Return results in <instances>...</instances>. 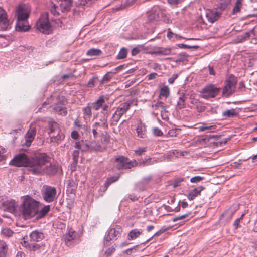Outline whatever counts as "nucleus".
<instances>
[{
	"label": "nucleus",
	"instance_id": "nucleus-1",
	"mask_svg": "<svg viewBox=\"0 0 257 257\" xmlns=\"http://www.w3.org/2000/svg\"><path fill=\"white\" fill-rule=\"evenodd\" d=\"M47 157L43 155H39L35 157H29L24 153L15 155L10 161L9 165L15 167H28L29 171L33 175H37L40 173L41 165L47 161Z\"/></svg>",
	"mask_w": 257,
	"mask_h": 257
},
{
	"label": "nucleus",
	"instance_id": "nucleus-2",
	"mask_svg": "<svg viewBox=\"0 0 257 257\" xmlns=\"http://www.w3.org/2000/svg\"><path fill=\"white\" fill-rule=\"evenodd\" d=\"M22 202L19 211L25 220L30 219L37 215L40 202L29 195L22 197Z\"/></svg>",
	"mask_w": 257,
	"mask_h": 257
},
{
	"label": "nucleus",
	"instance_id": "nucleus-3",
	"mask_svg": "<svg viewBox=\"0 0 257 257\" xmlns=\"http://www.w3.org/2000/svg\"><path fill=\"white\" fill-rule=\"evenodd\" d=\"M238 78L233 74H230L224 81V86L222 89V96L226 98L230 97L236 91Z\"/></svg>",
	"mask_w": 257,
	"mask_h": 257
},
{
	"label": "nucleus",
	"instance_id": "nucleus-4",
	"mask_svg": "<svg viewBox=\"0 0 257 257\" xmlns=\"http://www.w3.org/2000/svg\"><path fill=\"white\" fill-rule=\"evenodd\" d=\"M49 136L50 142L58 145L65 138V135L59 129L58 124L55 122L49 123Z\"/></svg>",
	"mask_w": 257,
	"mask_h": 257
},
{
	"label": "nucleus",
	"instance_id": "nucleus-5",
	"mask_svg": "<svg viewBox=\"0 0 257 257\" xmlns=\"http://www.w3.org/2000/svg\"><path fill=\"white\" fill-rule=\"evenodd\" d=\"M116 168L119 170L131 169L132 167L138 166V162L133 159L130 160L129 158L124 156H116L114 159Z\"/></svg>",
	"mask_w": 257,
	"mask_h": 257
},
{
	"label": "nucleus",
	"instance_id": "nucleus-6",
	"mask_svg": "<svg viewBox=\"0 0 257 257\" xmlns=\"http://www.w3.org/2000/svg\"><path fill=\"white\" fill-rule=\"evenodd\" d=\"M122 232V229L119 225L111 226L107 231V234L104 238V245L109 246L111 241H116L120 236Z\"/></svg>",
	"mask_w": 257,
	"mask_h": 257
},
{
	"label": "nucleus",
	"instance_id": "nucleus-7",
	"mask_svg": "<svg viewBox=\"0 0 257 257\" xmlns=\"http://www.w3.org/2000/svg\"><path fill=\"white\" fill-rule=\"evenodd\" d=\"M220 88L216 87L213 84H208L204 86L200 91V96L205 99L215 97L219 93Z\"/></svg>",
	"mask_w": 257,
	"mask_h": 257
},
{
	"label": "nucleus",
	"instance_id": "nucleus-8",
	"mask_svg": "<svg viewBox=\"0 0 257 257\" xmlns=\"http://www.w3.org/2000/svg\"><path fill=\"white\" fill-rule=\"evenodd\" d=\"M41 194L45 201L51 203L54 201L56 197L57 190L54 187L44 185L41 189Z\"/></svg>",
	"mask_w": 257,
	"mask_h": 257
},
{
	"label": "nucleus",
	"instance_id": "nucleus-9",
	"mask_svg": "<svg viewBox=\"0 0 257 257\" xmlns=\"http://www.w3.org/2000/svg\"><path fill=\"white\" fill-rule=\"evenodd\" d=\"M37 29L41 32L49 34L51 32V25L48 18V14L42 15L37 21Z\"/></svg>",
	"mask_w": 257,
	"mask_h": 257
},
{
	"label": "nucleus",
	"instance_id": "nucleus-10",
	"mask_svg": "<svg viewBox=\"0 0 257 257\" xmlns=\"http://www.w3.org/2000/svg\"><path fill=\"white\" fill-rule=\"evenodd\" d=\"M41 155H45L47 157V161H45L43 164L41 165L40 173L38 175L45 174L49 176H53L56 174L59 169V165L57 163H50L49 166L44 167L46 163L50 161V157L46 154H42Z\"/></svg>",
	"mask_w": 257,
	"mask_h": 257
},
{
	"label": "nucleus",
	"instance_id": "nucleus-11",
	"mask_svg": "<svg viewBox=\"0 0 257 257\" xmlns=\"http://www.w3.org/2000/svg\"><path fill=\"white\" fill-rule=\"evenodd\" d=\"M165 16V11L159 7H154L148 15V20L150 22L160 20Z\"/></svg>",
	"mask_w": 257,
	"mask_h": 257
},
{
	"label": "nucleus",
	"instance_id": "nucleus-12",
	"mask_svg": "<svg viewBox=\"0 0 257 257\" xmlns=\"http://www.w3.org/2000/svg\"><path fill=\"white\" fill-rule=\"evenodd\" d=\"M120 176V175L118 174L116 175H114L107 178L104 184L101 186L98 191L99 195L102 196L104 193L107 190L109 185L112 183H113L118 180Z\"/></svg>",
	"mask_w": 257,
	"mask_h": 257
},
{
	"label": "nucleus",
	"instance_id": "nucleus-13",
	"mask_svg": "<svg viewBox=\"0 0 257 257\" xmlns=\"http://www.w3.org/2000/svg\"><path fill=\"white\" fill-rule=\"evenodd\" d=\"M152 179V176L151 175L143 178L140 181L136 184V190L138 191H143L145 190Z\"/></svg>",
	"mask_w": 257,
	"mask_h": 257
},
{
	"label": "nucleus",
	"instance_id": "nucleus-14",
	"mask_svg": "<svg viewBox=\"0 0 257 257\" xmlns=\"http://www.w3.org/2000/svg\"><path fill=\"white\" fill-rule=\"evenodd\" d=\"M9 25L7 14L5 10L0 7V29L6 30Z\"/></svg>",
	"mask_w": 257,
	"mask_h": 257
},
{
	"label": "nucleus",
	"instance_id": "nucleus-15",
	"mask_svg": "<svg viewBox=\"0 0 257 257\" xmlns=\"http://www.w3.org/2000/svg\"><path fill=\"white\" fill-rule=\"evenodd\" d=\"M15 16L17 17V21H26L29 17V13L23 7L19 6L16 9Z\"/></svg>",
	"mask_w": 257,
	"mask_h": 257
},
{
	"label": "nucleus",
	"instance_id": "nucleus-16",
	"mask_svg": "<svg viewBox=\"0 0 257 257\" xmlns=\"http://www.w3.org/2000/svg\"><path fill=\"white\" fill-rule=\"evenodd\" d=\"M221 13L215 10H208L206 11L205 16L208 22L213 23L220 17Z\"/></svg>",
	"mask_w": 257,
	"mask_h": 257
},
{
	"label": "nucleus",
	"instance_id": "nucleus-17",
	"mask_svg": "<svg viewBox=\"0 0 257 257\" xmlns=\"http://www.w3.org/2000/svg\"><path fill=\"white\" fill-rule=\"evenodd\" d=\"M36 134V129L35 127L30 128L26 135L25 145L29 147L33 141Z\"/></svg>",
	"mask_w": 257,
	"mask_h": 257
},
{
	"label": "nucleus",
	"instance_id": "nucleus-18",
	"mask_svg": "<svg viewBox=\"0 0 257 257\" xmlns=\"http://www.w3.org/2000/svg\"><path fill=\"white\" fill-rule=\"evenodd\" d=\"M202 186H199L193 189L190 191L187 195V197L189 200H193L196 197L200 194L202 191L204 189Z\"/></svg>",
	"mask_w": 257,
	"mask_h": 257
},
{
	"label": "nucleus",
	"instance_id": "nucleus-19",
	"mask_svg": "<svg viewBox=\"0 0 257 257\" xmlns=\"http://www.w3.org/2000/svg\"><path fill=\"white\" fill-rule=\"evenodd\" d=\"M30 240L31 241L39 242L44 238V235L42 232L38 230H35L30 234Z\"/></svg>",
	"mask_w": 257,
	"mask_h": 257
},
{
	"label": "nucleus",
	"instance_id": "nucleus-20",
	"mask_svg": "<svg viewBox=\"0 0 257 257\" xmlns=\"http://www.w3.org/2000/svg\"><path fill=\"white\" fill-rule=\"evenodd\" d=\"M187 99V92H181L179 93V97L177 103V107L181 109L186 107V100Z\"/></svg>",
	"mask_w": 257,
	"mask_h": 257
},
{
	"label": "nucleus",
	"instance_id": "nucleus-21",
	"mask_svg": "<svg viewBox=\"0 0 257 257\" xmlns=\"http://www.w3.org/2000/svg\"><path fill=\"white\" fill-rule=\"evenodd\" d=\"M136 131L137 136L138 137L141 138H144L146 137V126L144 123H143L141 120H140L138 124Z\"/></svg>",
	"mask_w": 257,
	"mask_h": 257
},
{
	"label": "nucleus",
	"instance_id": "nucleus-22",
	"mask_svg": "<svg viewBox=\"0 0 257 257\" xmlns=\"http://www.w3.org/2000/svg\"><path fill=\"white\" fill-rule=\"evenodd\" d=\"M72 0H61L59 6L62 12L69 11L72 6Z\"/></svg>",
	"mask_w": 257,
	"mask_h": 257
},
{
	"label": "nucleus",
	"instance_id": "nucleus-23",
	"mask_svg": "<svg viewBox=\"0 0 257 257\" xmlns=\"http://www.w3.org/2000/svg\"><path fill=\"white\" fill-rule=\"evenodd\" d=\"M77 234L76 231L71 230H69L68 233L66 234L64 239L65 243L68 246L71 245V241L74 239Z\"/></svg>",
	"mask_w": 257,
	"mask_h": 257
},
{
	"label": "nucleus",
	"instance_id": "nucleus-24",
	"mask_svg": "<svg viewBox=\"0 0 257 257\" xmlns=\"http://www.w3.org/2000/svg\"><path fill=\"white\" fill-rule=\"evenodd\" d=\"M53 110L59 115L66 116L67 114L66 105L55 104L53 107Z\"/></svg>",
	"mask_w": 257,
	"mask_h": 257
},
{
	"label": "nucleus",
	"instance_id": "nucleus-25",
	"mask_svg": "<svg viewBox=\"0 0 257 257\" xmlns=\"http://www.w3.org/2000/svg\"><path fill=\"white\" fill-rule=\"evenodd\" d=\"M25 21H17L15 29L19 32H25L29 29V26L25 24Z\"/></svg>",
	"mask_w": 257,
	"mask_h": 257
},
{
	"label": "nucleus",
	"instance_id": "nucleus-26",
	"mask_svg": "<svg viewBox=\"0 0 257 257\" xmlns=\"http://www.w3.org/2000/svg\"><path fill=\"white\" fill-rule=\"evenodd\" d=\"M158 162L157 160L154 158H149L148 159L138 162V166L141 167L153 165Z\"/></svg>",
	"mask_w": 257,
	"mask_h": 257
},
{
	"label": "nucleus",
	"instance_id": "nucleus-27",
	"mask_svg": "<svg viewBox=\"0 0 257 257\" xmlns=\"http://www.w3.org/2000/svg\"><path fill=\"white\" fill-rule=\"evenodd\" d=\"M8 251V244L3 240H0V257H7Z\"/></svg>",
	"mask_w": 257,
	"mask_h": 257
},
{
	"label": "nucleus",
	"instance_id": "nucleus-28",
	"mask_svg": "<svg viewBox=\"0 0 257 257\" xmlns=\"http://www.w3.org/2000/svg\"><path fill=\"white\" fill-rule=\"evenodd\" d=\"M105 103V98L103 95L100 96L97 100L94 103H91L93 108L95 110H98L103 106V104Z\"/></svg>",
	"mask_w": 257,
	"mask_h": 257
},
{
	"label": "nucleus",
	"instance_id": "nucleus-29",
	"mask_svg": "<svg viewBox=\"0 0 257 257\" xmlns=\"http://www.w3.org/2000/svg\"><path fill=\"white\" fill-rule=\"evenodd\" d=\"M4 205L6 206L7 209L10 211H14L16 210L17 203L15 200H8L4 202Z\"/></svg>",
	"mask_w": 257,
	"mask_h": 257
},
{
	"label": "nucleus",
	"instance_id": "nucleus-30",
	"mask_svg": "<svg viewBox=\"0 0 257 257\" xmlns=\"http://www.w3.org/2000/svg\"><path fill=\"white\" fill-rule=\"evenodd\" d=\"M142 233V230L141 229H134L128 233L127 239L129 240L135 239Z\"/></svg>",
	"mask_w": 257,
	"mask_h": 257
},
{
	"label": "nucleus",
	"instance_id": "nucleus-31",
	"mask_svg": "<svg viewBox=\"0 0 257 257\" xmlns=\"http://www.w3.org/2000/svg\"><path fill=\"white\" fill-rule=\"evenodd\" d=\"M50 207L49 205H46L40 210H39L38 213H37L36 215V218L38 219L45 217L50 211Z\"/></svg>",
	"mask_w": 257,
	"mask_h": 257
},
{
	"label": "nucleus",
	"instance_id": "nucleus-32",
	"mask_svg": "<svg viewBox=\"0 0 257 257\" xmlns=\"http://www.w3.org/2000/svg\"><path fill=\"white\" fill-rule=\"evenodd\" d=\"M77 187V184L72 179L68 180L67 192L74 193Z\"/></svg>",
	"mask_w": 257,
	"mask_h": 257
},
{
	"label": "nucleus",
	"instance_id": "nucleus-33",
	"mask_svg": "<svg viewBox=\"0 0 257 257\" xmlns=\"http://www.w3.org/2000/svg\"><path fill=\"white\" fill-rule=\"evenodd\" d=\"M238 113L234 109H228L222 112V116L225 118H232L236 116Z\"/></svg>",
	"mask_w": 257,
	"mask_h": 257
},
{
	"label": "nucleus",
	"instance_id": "nucleus-34",
	"mask_svg": "<svg viewBox=\"0 0 257 257\" xmlns=\"http://www.w3.org/2000/svg\"><path fill=\"white\" fill-rule=\"evenodd\" d=\"M129 110V104H125L123 103L120 104L119 106L117 108L116 111L121 116L125 114Z\"/></svg>",
	"mask_w": 257,
	"mask_h": 257
},
{
	"label": "nucleus",
	"instance_id": "nucleus-35",
	"mask_svg": "<svg viewBox=\"0 0 257 257\" xmlns=\"http://www.w3.org/2000/svg\"><path fill=\"white\" fill-rule=\"evenodd\" d=\"M243 0H236L235 5L232 9V14L233 15H235L237 13L240 12L241 8L242 7V2Z\"/></svg>",
	"mask_w": 257,
	"mask_h": 257
},
{
	"label": "nucleus",
	"instance_id": "nucleus-36",
	"mask_svg": "<svg viewBox=\"0 0 257 257\" xmlns=\"http://www.w3.org/2000/svg\"><path fill=\"white\" fill-rule=\"evenodd\" d=\"M92 108L91 103H88L87 106L82 109L84 115L88 118H90L92 116L91 109Z\"/></svg>",
	"mask_w": 257,
	"mask_h": 257
},
{
	"label": "nucleus",
	"instance_id": "nucleus-37",
	"mask_svg": "<svg viewBox=\"0 0 257 257\" xmlns=\"http://www.w3.org/2000/svg\"><path fill=\"white\" fill-rule=\"evenodd\" d=\"M102 52L100 49L91 48L87 51L86 55L89 56H100Z\"/></svg>",
	"mask_w": 257,
	"mask_h": 257
},
{
	"label": "nucleus",
	"instance_id": "nucleus-38",
	"mask_svg": "<svg viewBox=\"0 0 257 257\" xmlns=\"http://www.w3.org/2000/svg\"><path fill=\"white\" fill-rule=\"evenodd\" d=\"M187 98L190 99V103L192 104L193 106L197 105L199 102V100L195 98V93L190 92H187Z\"/></svg>",
	"mask_w": 257,
	"mask_h": 257
},
{
	"label": "nucleus",
	"instance_id": "nucleus-39",
	"mask_svg": "<svg viewBox=\"0 0 257 257\" xmlns=\"http://www.w3.org/2000/svg\"><path fill=\"white\" fill-rule=\"evenodd\" d=\"M170 94V91L167 86H164L161 88L160 91V97H164L167 98Z\"/></svg>",
	"mask_w": 257,
	"mask_h": 257
},
{
	"label": "nucleus",
	"instance_id": "nucleus-40",
	"mask_svg": "<svg viewBox=\"0 0 257 257\" xmlns=\"http://www.w3.org/2000/svg\"><path fill=\"white\" fill-rule=\"evenodd\" d=\"M171 53V49L170 48H164L155 51L153 54L158 55H168Z\"/></svg>",
	"mask_w": 257,
	"mask_h": 257
},
{
	"label": "nucleus",
	"instance_id": "nucleus-41",
	"mask_svg": "<svg viewBox=\"0 0 257 257\" xmlns=\"http://www.w3.org/2000/svg\"><path fill=\"white\" fill-rule=\"evenodd\" d=\"M127 54V49L126 48H122L118 52L116 58L117 59H122L125 58Z\"/></svg>",
	"mask_w": 257,
	"mask_h": 257
},
{
	"label": "nucleus",
	"instance_id": "nucleus-42",
	"mask_svg": "<svg viewBox=\"0 0 257 257\" xmlns=\"http://www.w3.org/2000/svg\"><path fill=\"white\" fill-rule=\"evenodd\" d=\"M109 114L107 112L104 113V116L100 119V121L102 122L101 126L104 128H108V124L107 123V117Z\"/></svg>",
	"mask_w": 257,
	"mask_h": 257
},
{
	"label": "nucleus",
	"instance_id": "nucleus-43",
	"mask_svg": "<svg viewBox=\"0 0 257 257\" xmlns=\"http://www.w3.org/2000/svg\"><path fill=\"white\" fill-rule=\"evenodd\" d=\"M57 102L55 104L66 105L67 104V99L62 95H58L57 98Z\"/></svg>",
	"mask_w": 257,
	"mask_h": 257
},
{
	"label": "nucleus",
	"instance_id": "nucleus-44",
	"mask_svg": "<svg viewBox=\"0 0 257 257\" xmlns=\"http://www.w3.org/2000/svg\"><path fill=\"white\" fill-rule=\"evenodd\" d=\"M191 108H194L199 113L203 112L206 109V107L200 101L197 105H195L194 107L192 106Z\"/></svg>",
	"mask_w": 257,
	"mask_h": 257
},
{
	"label": "nucleus",
	"instance_id": "nucleus-45",
	"mask_svg": "<svg viewBox=\"0 0 257 257\" xmlns=\"http://www.w3.org/2000/svg\"><path fill=\"white\" fill-rule=\"evenodd\" d=\"M114 74L113 72L110 71L107 72L106 74L104 75L102 79L101 80L102 83L104 82H109L111 79L112 78Z\"/></svg>",
	"mask_w": 257,
	"mask_h": 257
},
{
	"label": "nucleus",
	"instance_id": "nucleus-46",
	"mask_svg": "<svg viewBox=\"0 0 257 257\" xmlns=\"http://www.w3.org/2000/svg\"><path fill=\"white\" fill-rule=\"evenodd\" d=\"M2 234L6 237H10L12 236L14 232L9 228H4L2 230Z\"/></svg>",
	"mask_w": 257,
	"mask_h": 257
},
{
	"label": "nucleus",
	"instance_id": "nucleus-47",
	"mask_svg": "<svg viewBox=\"0 0 257 257\" xmlns=\"http://www.w3.org/2000/svg\"><path fill=\"white\" fill-rule=\"evenodd\" d=\"M60 11L59 6L55 4H53V6L50 9L51 13L54 15H59Z\"/></svg>",
	"mask_w": 257,
	"mask_h": 257
},
{
	"label": "nucleus",
	"instance_id": "nucleus-48",
	"mask_svg": "<svg viewBox=\"0 0 257 257\" xmlns=\"http://www.w3.org/2000/svg\"><path fill=\"white\" fill-rule=\"evenodd\" d=\"M216 128V125L206 126H201L199 127L200 131H204L205 130H208L210 132H213Z\"/></svg>",
	"mask_w": 257,
	"mask_h": 257
},
{
	"label": "nucleus",
	"instance_id": "nucleus-49",
	"mask_svg": "<svg viewBox=\"0 0 257 257\" xmlns=\"http://www.w3.org/2000/svg\"><path fill=\"white\" fill-rule=\"evenodd\" d=\"M250 33L249 32H245L243 34L240 35L238 36V39L240 42H243L245 40H248L250 37Z\"/></svg>",
	"mask_w": 257,
	"mask_h": 257
},
{
	"label": "nucleus",
	"instance_id": "nucleus-50",
	"mask_svg": "<svg viewBox=\"0 0 257 257\" xmlns=\"http://www.w3.org/2000/svg\"><path fill=\"white\" fill-rule=\"evenodd\" d=\"M28 248L31 251H36L38 250L40 248V245L38 244L33 243L28 244Z\"/></svg>",
	"mask_w": 257,
	"mask_h": 257
},
{
	"label": "nucleus",
	"instance_id": "nucleus-51",
	"mask_svg": "<svg viewBox=\"0 0 257 257\" xmlns=\"http://www.w3.org/2000/svg\"><path fill=\"white\" fill-rule=\"evenodd\" d=\"M191 214V212H188V213H186L185 214H183L182 215H179V216H178L177 217L173 218L172 220L173 222H176V221H177L178 220H179L184 219L186 218V217H187Z\"/></svg>",
	"mask_w": 257,
	"mask_h": 257
},
{
	"label": "nucleus",
	"instance_id": "nucleus-52",
	"mask_svg": "<svg viewBox=\"0 0 257 257\" xmlns=\"http://www.w3.org/2000/svg\"><path fill=\"white\" fill-rule=\"evenodd\" d=\"M231 0H221L220 7L221 9H225L230 4Z\"/></svg>",
	"mask_w": 257,
	"mask_h": 257
},
{
	"label": "nucleus",
	"instance_id": "nucleus-53",
	"mask_svg": "<svg viewBox=\"0 0 257 257\" xmlns=\"http://www.w3.org/2000/svg\"><path fill=\"white\" fill-rule=\"evenodd\" d=\"M161 115L162 119L168 120L169 119L168 111L166 110V108H163L161 110Z\"/></svg>",
	"mask_w": 257,
	"mask_h": 257
},
{
	"label": "nucleus",
	"instance_id": "nucleus-54",
	"mask_svg": "<svg viewBox=\"0 0 257 257\" xmlns=\"http://www.w3.org/2000/svg\"><path fill=\"white\" fill-rule=\"evenodd\" d=\"M146 147H140L135 151V154L136 155L140 156H141L143 154H144L145 152H146Z\"/></svg>",
	"mask_w": 257,
	"mask_h": 257
},
{
	"label": "nucleus",
	"instance_id": "nucleus-55",
	"mask_svg": "<svg viewBox=\"0 0 257 257\" xmlns=\"http://www.w3.org/2000/svg\"><path fill=\"white\" fill-rule=\"evenodd\" d=\"M203 179H204L203 177H201L200 176H196L192 177L190 179V182L191 183H197L200 182V181H202Z\"/></svg>",
	"mask_w": 257,
	"mask_h": 257
},
{
	"label": "nucleus",
	"instance_id": "nucleus-56",
	"mask_svg": "<svg viewBox=\"0 0 257 257\" xmlns=\"http://www.w3.org/2000/svg\"><path fill=\"white\" fill-rule=\"evenodd\" d=\"M97 79V77H93L91 78L88 82L87 86L90 88L94 87Z\"/></svg>",
	"mask_w": 257,
	"mask_h": 257
},
{
	"label": "nucleus",
	"instance_id": "nucleus-57",
	"mask_svg": "<svg viewBox=\"0 0 257 257\" xmlns=\"http://www.w3.org/2000/svg\"><path fill=\"white\" fill-rule=\"evenodd\" d=\"M152 107L154 108L155 109H158L160 107L161 110L166 108L164 106V103L162 101H158L156 104L152 105Z\"/></svg>",
	"mask_w": 257,
	"mask_h": 257
},
{
	"label": "nucleus",
	"instance_id": "nucleus-58",
	"mask_svg": "<svg viewBox=\"0 0 257 257\" xmlns=\"http://www.w3.org/2000/svg\"><path fill=\"white\" fill-rule=\"evenodd\" d=\"M167 230V229H162L161 228V229H160L159 231H158L157 232H156L153 236H152L151 237H150L149 239H148L146 242H145L144 243H143L142 244H145L146 242L149 241L151 240V239L154 237V236H158L159 235H160L161 234H162L163 233H164L165 231Z\"/></svg>",
	"mask_w": 257,
	"mask_h": 257
},
{
	"label": "nucleus",
	"instance_id": "nucleus-59",
	"mask_svg": "<svg viewBox=\"0 0 257 257\" xmlns=\"http://www.w3.org/2000/svg\"><path fill=\"white\" fill-rule=\"evenodd\" d=\"M178 47L180 48H183V49H190V48H193V49H197L199 47L197 45H194V46H189V45H186V44H180L178 45Z\"/></svg>",
	"mask_w": 257,
	"mask_h": 257
},
{
	"label": "nucleus",
	"instance_id": "nucleus-60",
	"mask_svg": "<svg viewBox=\"0 0 257 257\" xmlns=\"http://www.w3.org/2000/svg\"><path fill=\"white\" fill-rule=\"evenodd\" d=\"M184 179L183 178H178L174 181L173 186L177 187L181 185V182L184 181Z\"/></svg>",
	"mask_w": 257,
	"mask_h": 257
},
{
	"label": "nucleus",
	"instance_id": "nucleus-61",
	"mask_svg": "<svg viewBox=\"0 0 257 257\" xmlns=\"http://www.w3.org/2000/svg\"><path fill=\"white\" fill-rule=\"evenodd\" d=\"M121 116H121L120 114H119V113L118 112H117V111H115L112 117L113 121H114L116 123L118 122V121L120 120Z\"/></svg>",
	"mask_w": 257,
	"mask_h": 257
},
{
	"label": "nucleus",
	"instance_id": "nucleus-62",
	"mask_svg": "<svg viewBox=\"0 0 257 257\" xmlns=\"http://www.w3.org/2000/svg\"><path fill=\"white\" fill-rule=\"evenodd\" d=\"M115 251V248L113 246H112L106 250V251L105 252V254L106 255V256L108 257L113 254Z\"/></svg>",
	"mask_w": 257,
	"mask_h": 257
},
{
	"label": "nucleus",
	"instance_id": "nucleus-63",
	"mask_svg": "<svg viewBox=\"0 0 257 257\" xmlns=\"http://www.w3.org/2000/svg\"><path fill=\"white\" fill-rule=\"evenodd\" d=\"M153 132L154 135L156 136H161L163 135V132L158 127L154 128L153 129Z\"/></svg>",
	"mask_w": 257,
	"mask_h": 257
},
{
	"label": "nucleus",
	"instance_id": "nucleus-64",
	"mask_svg": "<svg viewBox=\"0 0 257 257\" xmlns=\"http://www.w3.org/2000/svg\"><path fill=\"white\" fill-rule=\"evenodd\" d=\"M173 154L174 152H172V151H170L164 155V158L168 160H170L174 157Z\"/></svg>",
	"mask_w": 257,
	"mask_h": 257
}]
</instances>
